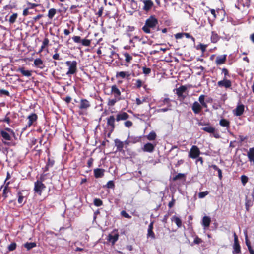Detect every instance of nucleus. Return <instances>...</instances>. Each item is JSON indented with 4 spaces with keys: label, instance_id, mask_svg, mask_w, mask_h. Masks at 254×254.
Wrapping results in <instances>:
<instances>
[{
    "label": "nucleus",
    "instance_id": "1",
    "mask_svg": "<svg viewBox=\"0 0 254 254\" xmlns=\"http://www.w3.org/2000/svg\"><path fill=\"white\" fill-rule=\"evenodd\" d=\"M0 135L2 137V141L5 145L11 146L15 145V144L9 142L12 139V136H15L14 131L10 128L6 127L0 130Z\"/></svg>",
    "mask_w": 254,
    "mask_h": 254
},
{
    "label": "nucleus",
    "instance_id": "2",
    "mask_svg": "<svg viewBox=\"0 0 254 254\" xmlns=\"http://www.w3.org/2000/svg\"><path fill=\"white\" fill-rule=\"evenodd\" d=\"M111 94L114 96V98L109 99L108 105L113 106L118 101L122 100L121 92L118 87L114 85L111 87Z\"/></svg>",
    "mask_w": 254,
    "mask_h": 254
},
{
    "label": "nucleus",
    "instance_id": "3",
    "mask_svg": "<svg viewBox=\"0 0 254 254\" xmlns=\"http://www.w3.org/2000/svg\"><path fill=\"white\" fill-rule=\"evenodd\" d=\"M158 24L157 19L154 16H151L146 19L145 25L143 26L142 29L145 33H150V29H154Z\"/></svg>",
    "mask_w": 254,
    "mask_h": 254
},
{
    "label": "nucleus",
    "instance_id": "4",
    "mask_svg": "<svg viewBox=\"0 0 254 254\" xmlns=\"http://www.w3.org/2000/svg\"><path fill=\"white\" fill-rule=\"evenodd\" d=\"M67 66H68V71L66 75H69L76 73L77 70V62L75 61H66L65 63Z\"/></svg>",
    "mask_w": 254,
    "mask_h": 254
},
{
    "label": "nucleus",
    "instance_id": "5",
    "mask_svg": "<svg viewBox=\"0 0 254 254\" xmlns=\"http://www.w3.org/2000/svg\"><path fill=\"white\" fill-rule=\"evenodd\" d=\"M119 235L118 230L114 229L111 233H110L107 237V240L114 245L119 239Z\"/></svg>",
    "mask_w": 254,
    "mask_h": 254
},
{
    "label": "nucleus",
    "instance_id": "6",
    "mask_svg": "<svg viewBox=\"0 0 254 254\" xmlns=\"http://www.w3.org/2000/svg\"><path fill=\"white\" fill-rule=\"evenodd\" d=\"M200 154L199 148L196 145H193L189 152V157L192 159H196Z\"/></svg>",
    "mask_w": 254,
    "mask_h": 254
},
{
    "label": "nucleus",
    "instance_id": "7",
    "mask_svg": "<svg viewBox=\"0 0 254 254\" xmlns=\"http://www.w3.org/2000/svg\"><path fill=\"white\" fill-rule=\"evenodd\" d=\"M187 90V87L185 86H181L176 89V94L180 100H183L186 97V95L184 94Z\"/></svg>",
    "mask_w": 254,
    "mask_h": 254
},
{
    "label": "nucleus",
    "instance_id": "8",
    "mask_svg": "<svg viewBox=\"0 0 254 254\" xmlns=\"http://www.w3.org/2000/svg\"><path fill=\"white\" fill-rule=\"evenodd\" d=\"M250 0H237V4L235 6L241 10L245 7L248 8L250 5Z\"/></svg>",
    "mask_w": 254,
    "mask_h": 254
},
{
    "label": "nucleus",
    "instance_id": "9",
    "mask_svg": "<svg viewBox=\"0 0 254 254\" xmlns=\"http://www.w3.org/2000/svg\"><path fill=\"white\" fill-rule=\"evenodd\" d=\"M37 119L38 116L35 113H32L29 115L27 117L28 123L25 127L23 128V130H25L26 128L30 127L32 124L37 121Z\"/></svg>",
    "mask_w": 254,
    "mask_h": 254
},
{
    "label": "nucleus",
    "instance_id": "10",
    "mask_svg": "<svg viewBox=\"0 0 254 254\" xmlns=\"http://www.w3.org/2000/svg\"><path fill=\"white\" fill-rule=\"evenodd\" d=\"M45 188L44 184L40 181H37L35 182L34 190L39 195L41 194L42 190Z\"/></svg>",
    "mask_w": 254,
    "mask_h": 254
},
{
    "label": "nucleus",
    "instance_id": "11",
    "mask_svg": "<svg viewBox=\"0 0 254 254\" xmlns=\"http://www.w3.org/2000/svg\"><path fill=\"white\" fill-rule=\"evenodd\" d=\"M156 144H153L151 143L148 142L144 145L142 148V150L144 152L152 153L155 149Z\"/></svg>",
    "mask_w": 254,
    "mask_h": 254
},
{
    "label": "nucleus",
    "instance_id": "12",
    "mask_svg": "<svg viewBox=\"0 0 254 254\" xmlns=\"http://www.w3.org/2000/svg\"><path fill=\"white\" fill-rule=\"evenodd\" d=\"M217 84L219 87H224L226 88H229L232 86L231 81L230 80H228L225 78H224V79L222 80L218 81Z\"/></svg>",
    "mask_w": 254,
    "mask_h": 254
},
{
    "label": "nucleus",
    "instance_id": "13",
    "mask_svg": "<svg viewBox=\"0 0 254 254\" xmlns=\"http://www.w3.org/2000/svg\"><path fill=\"white\" fill-rule=\"evenodd\" d=\"M141 1L144 4L143 10L147 12L149 11L154 5L151 0H141Z\"/></svg>",
    "mask_w": 254,
    "mask_h": 254
},
{
    "label": "nucleus",
    "instance_id": "14",
    "mask_svg": "<svg viewBox=\"0 0 254 254\" xmlns=\"http://www.w3.org/2000/svg\"><path fill=\"white\" fill-rule=\"evenodd\" d=\"M192 110L195 114H198L202 111L201 105L197 102L195 101L191 107Z\"/></svg>",
    "mask_w": 254,
    "mask_h": 254
},
{
    "label": "nucleus",
    "instance_id": "15",
    "mask_svg": "<svg viewBox=\"0 0 254 254\" xmlns=\"http://www.w3.org/2000/svg\"><path fill=\"white\" fill-rule=\"evenodd\" d=\"M129 116L126 112H119L116 116V120L118 122L122 120H126L129 118Z\"/></svg>",
    "mask_w": 254,
    "mask_h": 254
},
{
    "label": "nucleus",
    "instance_id": "16",
    "mask_svg": "<svg viewBox=\"0 0 254 254\" xmlns=\"http://www.w3.org/2000/svg\"><path fill=\"white\" fill-rule=\"evenodd\" d=\"M91 105L89 101L85 99H82L80 100L79 108L82 110H87L90 107Z\"/></svg>",
    "mask_w": 254,
    "mask_h": 254
},
{
    "label": "nucleus",
    "instance_id": "17",
    "mask_svg": "<svg viewBox=\"0 0 254 254\" xmlns=\"http://www.w3.org/2000/svg\"><path fill=\"white\" fill-rule=\"evenodd\" d=\"M244 111V106L243 104L238 105L236 109L233 110V113L235 116H240L242 115Z\"/></svg>",
    "mask_w": 254,
    "mask_h": 254
},
{
    "label": "nucleus",
    "instance_id": "18",
    "mask_svg": "<svg viewBox=\"0 0 254 254\" xmlns=\"http://www.w3.org/2000/svg\"><path fill=\"white\" fill-rule=\"evenodd\" d=\"M16 71L20 72L24 76L30 77L32 75V71L26 70L24 67H19Z\"/></svg>",
    "mask_w": 254,
    "mask_h": 254
},
{
    "label": "nucleus",
    "instance_id": "19",
    "mask_svg": "<svg viewBox=\"0 0 254 254\" xmlns=\"http://www.w3.org/2000/svg\"><path fill=\"white\" fill-rule=\"evenodd\" d=\"M34 65L41 69H43L45 66L43 61L40 58H37L34 60Z\"/></svg>",
    "mask_w": 254,
    "mask_h": 254
},
{
    "label": "nucleus",
    "instance_id": "20",
    "mask_svg": "<svg viewBox=\"0 0 254 254\" xmlns=\"http://www.w3.org/2000/svg\"><path fill=\"white\" fill-rule=\"evenodd\" d=\"M105 170L101 168H96L94 170V174L96 178H102L104 175Z\"/></svg>",
    "mask_w": 254,
    "mask_h": 254
},
{
    "label": "nucleus",
    "instance_id": "21",
    "mask_svg": "<svg viewBox=\"0 0 254 254\" xmlns=\"http://www.w3.org/2000/svg\"><path fill=\"white\" fill-rule=\"evenodd\" d=\"M130 76V74L128 71H120L116 73V78H121L122 79L125 78H128Z\"/></svg>",
    "mask_w": 254,
    "mask_h": 254
},
{
    "label": "nucleus",
    "instance_id": "22",
    "mask_svg": "<svg viewBox=\"0 0 254 254\" xmlns=\"http://www.w3.org/2000/svg\"><path fill=\"white\" fill-rule=\"evenodd\" d=\"M247 156L250 162L254 164V147L250 148L247 153Z\"/></svg>",
    "mask_w": 254,
    "mask_h": 254
},
{
    "label": "nucleus",
    "instance_id": "23",
    "mask_svg": "<svg viewBox=\"0 0 254 254\" xmlns=\"http://www.w3.org/2000/svg\"><path fill=\"white\" fill-rule=\"evenodd\" d=\"M219 125L221 127H225L228 129L230 128V122L227 119L222 118L219 121Z\"/></svg>",
    "mask_w": 254,
    "mask_h": 254
},
{
    "label": "nucleus",
    "instance_id": "24",
    "mask_svg": "<svg viewBox=\"0 0 254 254\" xmlns=\"http://www.w3.org/2000/svg\"><path fill=\"white\" fill-rule=\"evenodd\" d=\"M201 129L209 133H214L216 130L215 128L211 126L209 124H206V127L202 128Z\"/></svg>",
    "mask_w": 254,
    "mask_h": 254
},
{
    "label": "nucleus",
    "instance_id": "25",
    "mask_svg": "<svg viewBox=\"0 0 254 254\" xmlns=\"http://www.w3.org/2000/svg\"><path fill=\"white\" fill-rule=\"evenodd\" d=\"M226 55H223L218 56L215 60V62L217 65H220L224 64L226 61Z\"/></svg>",
    "mask_w": 254,
    "mask_h": 254
},
{
    "label": "nucleus",
    "instance_id": "26",
    "mask_svg": "<svg viewBox=\"0 0 254 254\" xmlns=\"http://www.w3.org/2000/svg\"><path fill=\"white\" fill-rule=\"evenodd\" d=\"M153 223L151 222L148 226V230H147V237H150L152 239H154L155 238V234L153 231Z\"/></svg>",
    "mask_w": 254,
    "mask_h": 254
},
{
    "label": "nucleus",
    "instance_id": "27",
    "mask_svg": "<svg viewBox=\"0 0 254 254\" xmlns=\"http://www.w3.org/2000/svg\"><path fill=\"white\" fill-rule=\"evenodd\" d=\"M234 244L233 246V254H239L241 252V248L239 244V241H234Z\"/></svg>",
    "mask_w": 254,
    "mask_h": 254
},
{
    "label": "nucleus",
    "instance_id": "28",
    "mask_svg": "<svg viewBox=\"0 0 254 254\" xmlns=\"http://www.w3.org/2000/svg\"><path fill=\"white\" fill-rule=\"evenodd\" d=\"M107 125L109 126H110L112 129H113L115 128V121L116 120V119L114 117V116L112 115L109 116L108 118H107Z\"/></svg>",
    "mask_w": 254,
    "mask_h": 254
},
{
    "label": "nucleus",
    "instance_id": "29",
    "mask_svg": "<svg viewBox=\"0 0 254 254\" xmlns=\"http://www.w3.org/2000/svg\"><path fill=\"white\" fill-rule=\"evenodd\" d=\"M211 222V218L205 216L203 217L202 225L205 228L209 226Z\"/></svg>",
    "mask_w": 254,
    "mask_h": 254
},
{
    "label": "nucleus",
    "instance_id": "30",
    "mask_svg": "<svg viewBox=\"0 0 254 254\" xmlns=\"http://www.w3.org/2000/svg\"><path fill=\"white\" fill-rule=\"evenodd\" d=\"M170 101L171 100L169 98H165L164 99H161L159 101V103H160V106L167 105L168 107H171Z\"/></svg>",
    "mask_w": 254,
    "mask_h": 254
},
{
    "label": "nucleus",
    "instance_id": "31",
    "mask_svg": "<svg viewBox=\"0 0 254 254\" xmlns=\"http://www.w3.org/2000/svg\"><path fill=\"white\" fill-rule=\"evenodd\" d=\"M115 146L117 147V150L119 151H121L124 148V143L123 142L120 141L118 139H116L115 140Z\"/></svg>",
    "mask_w": 254,
    "mask_h": 254
},
{
    "label": "nucleus",
    "instance_id": "32",
    "mask_svg": "<svg viewBox=\"0 0 254 254\" xmlns=\"http://www.w3.org/2000/svg\"><path fill=\"white\" fill-rule=\"evenodd\" d=\"M171 221L174 222L178 227L180 228L182 226V220L180 218L176 216H173L171 218Z\"/></svg>",
    "mask_w": 254,
    "mask_h": 254
},
{
    "label": "nucleus",
    "instance_id": "33",
    "mask_svg": "<svg viewBox=\"0 0 254 254\" xmlns=\"http://www.w3.org/2000/svg\"><path fill=\"white\" fill-rule=\"evenodd\" d=\"M219 39L218 35L214 31L211 32V41L212 43H216Z\"/></svg>",
    "mask_w": 254,
    "mask_h": 254
},
{
    "label": "nucleus",
    "instance_id": "34",
    "mask_svg": "<svg viewBox=\"0 0 254 254\" xmlns=\"http://www.w3.org/2000/svg\"><path fill=\"white\" fill-rule=\"evenodd\" d=\"M128 138L130 140V142L132 144H134L138 142L140 140V137L134 136H128Z\"/></svg>",
    "mask_w": 254,
    "mask_h": 254
},
{
    "label": "nucleus",
    "instance_id": "35",
    "mask_svg": "<svg viewBox=\"0 0 254 254\" xmlns=\"http://www.w3.org/2000/svg\"><path fill=\"white\" fill-rule=\"evenodd\" d=\"M156 133L152 131L149 133V134L146 136V138L150 141L154 140L156 138Z\"/></svg>",
    "mask_w": 254,
    "mask_h": 254
},
{
    "label": "nucleus",
    "instance_id": "36",
    "mask_svg": "<svg viewBox=\"0 0 254 254\" xmlns=\"http://www.w3.org/2000/svg\"><path fill=\"white\" fill-rule=\"evenodd\" d=\"M18 202L19 204H24L26 200H24V197L21 192H18L17 193Z\"/></svg>",
    "mask_w": 254,
    "mask_h": 254
},
{
    "label": "nucleus",
    "instance_id": "37",
    "mask_svg": "<svg viewBox=\"0 0 254 254\" xmlns=\"http://www.w3.org/2000/svg\"><path fill=\"white\" fill-rule=\"evenodd\" d=\"M56 9L55 8H51L49 10L48 13V17L50 19H52L56 13Z\"/></svg>",
    "mask_w": 254,
    "mask_h": 254
},
{
    "label": "nucleus",
    "instance_id": "38",
    "mask_svg": "<svg viewBox=\"0 0 254 254\" xmlns=\"http://www.w3.org/2000/svg\"><path fill=\"white\" fill-rule=\"evenodd\" d=\"M17 17H18L17 13H15L12 14L10 16L9 19L8 20L9 23L11 24H13L14 23H15L17 18Z\"/></svg>",
    "mask_w": 254,
    "mask_h": 254
},
{
    "label": "nucleus",
    "instance_id": "39",
    "mask_svg": "<svg viewBox=\"0 0 254 254\" xmlns=\"http://www.w3.org/2000/svg\"><path fill=\"white\" fill-rule=\"evenodd\" d=\"M24 246L27 249V250H30L32 248L35 247L36 246V244L35 242H27L24 244Z\"/></svg>",
    "mask_w": 254,
    "mask_h": 254
},
{
    "label": "nucleus",
    "instance_id": "40",
    "mask_svg": "<svg viewBox=\"0 0 254 254\" xmlns=\"http://www.w3.org/2000/svg\"><path fill=\"white\" fill-rule=\"evenodd\" d=\"M185 178H186V175L185 174L179 173L173 178V180L176 181V180H180V179H184L185 180Z\"/></svg>",
    "mask_w": 254,
    "mask_h": 254
},
{
    "label": "nucleus",
    "instance_id": "41",
    "mask_svg": "<svg viewBox=\"0 0 254 254\" xmlns=\"http://www.w3.org/2000/svg\"><path fill=\"white\" fill-rule=\"evenodd\" d=\"M211 167L213 169L217 171L218 174V177L220 180H221L222 178V173L221 170L219 169L216 165H212Z\"/></svg>",
    "mask_w": 254,
    "mask_h": 254
},
{
    "label": "nucleus",
    "instance_id": "42",
    "mask_svg": "<svg viewBox=\"0 0 254 254\" xmlns=\"http://www.w3.org/2000/svg\"><path fill=\"white\" fill-rule=\"evenodd\" d=\"M124 56L125 58V61L128 63H130L132 60V57L127 52L125 53Z\"/></svg>",
    "mask_w": 254,
    "mask_h": 254
},
{
    "label": "nucleus",
    "instance_id": "43",
    "mask_svg": "<svg viewBox=\"0 0 254 254\" xmlns=\"http://www.w3.org/2000/svg\"><path fill=\"white\" fill-rule=\"evenodd\" d=\"M10 114V112H8L6 116H5L4 118L1 120L0 121L2 122H5L7 123L8 124H10L11 120L10 119V117L8 116V115Z\"/></svg>",
    "mask_w": 254,
    "mask_h": 254
},
{
    "label": "nucleus",
    "instance_id": "44",
    "mask_svg": "<svg viewBox=\"0 0 254 254\" xmlns=\"http://www.w3.org/2000/svg\"><path fill=\"white\" fill-rule=\"evenodd\" d=\"M81 43L83 46H89L91 44V40L87 39H84L81 40Z\"/></svg>",
    "mask_w": 254,
    "mask_h": 254
},
{
    "label": "nucleus",
    "instance_id": "45",
    "mask_svg": "<svg viewBox=\"0 0 254 254\" xmlns=\"http://www.w3.org/2000/svg\"><path fill=\"white\" fill-rule=\"evenodd\" d=\"M49 43V40L47 38H45L41 45L42 49H44L46 47L48 46Z\"/></svg>",
    "mask_w": 254,
    "mask_h": 254
},
{
    "label": "nucleus",
    "instance_id": "46",
    "mask_svg": "<svg viewBox=\"0 0 254 254\" xmlns=\"http://www.w3.org/2000/svg\"><path fill=\"white\" fill-rule=\"evenodd\" d=\"M241 180L243 186H245L248 181V178L247 176L243 175L241 177Z\"/></svg>",
    "mask_w": 254,
    "mask_h": 254
},
{
    "label": "nucleus",
    "instance_id": "47",
    "mask_svg": "<svg viewBox=\"0 0 254 254\" xmlns=\"http://www.w3.org/2000/svg\"><path fill=\"white\" fill-rule=\"evenodd\" d=\"M130 5L132 9L136 10L138 8L137 3L134 0H130Z\"/></svg>",
    "mask_w": 254,
    "mask_h": 254
},
{
    "label": "nucleus",
    "instance_id": "48",
    "mask_svg": "<svg viewBox=\"0 0 254 254\" xmlns=\"http://www.w3.org/2000/svg\"><path fill=\"white\" fill-rule=\"evenodd\" d=\"M102 201L100 199L95 198L94 200V204L96 206H100L102 205Z\"/></svg>",
    "mask_w": 254,
    "mask_h": 254
},
{
    "label": "nucleus",
    "instance_id": "49",
    "mask_svg": "<svg viewBox=\"0 0 254 254\" xmlns=\"http://www.w3.org/2000/svg\"><path fill=\"white\" fill-rule=\"evenodd\" d=\"M209 194V192L208 191L200 192L198 193V197L200 199L203 198L206 195Z\"/></svg>",
    "mask_w": 254,
    "mask_h": 254
},
{
    "label": "nucleus",
    "instance_id": "50",
    "mask_svg": "<svg viewBox=\"0 0 254 254\" xmlns=\"http://www.w3.org/2000/svg\"><path fill=\"white\" fill-rule=\"evenodd\" d=\"M9 184V182H8L3 190L2 195L4 198H6L7 197V193L8 191L7 190V187H8Z\"/></svg>",
    "mask_w": 254,
    "mask_h": 254
},
{
    "label": "nucleus",
    "instance_id": "51",
    "mask_svg": "<svg viewBox=\"0 0 254 254\" xmlns=\"http://www.w3.org/2000/svg\"><path fill=\"white\" fill-rule=\"evenodd\" d=\"M253 202L250 200H246L245 202L246 209L247 211L249 210L250 207L252 206Z\"/></svg>",
    "mask_w": 254,
    "mask_h": 254
},
{
    "label": "nucleus",
    "instance_id": "52",
    "mask_svg": "<svg viewBox=\"0 0 254 254\" xmlns=\"http://www.w3.org/2000/svg\"><path fill=\"white\" fill-rule=\"evenodd\" d=\"M107 188L109 189H114L115 187V184L113 181H109L106 184Z\"/></svg>",
    "mask_w": 254,
    "mask_h": 254
},
{
    "label": "nucleus",
    "instance_id": "53",
    "mask_svg": "<svg viewBox=\"0 0 254 254\" xmlns=\"http://www.w3.org/2000/svg\"><path fill=\"white\" fill-rule=\"evenodd\" d=\"M16 248V244L14 242L11 243L8 247V250L9 251H12L14 250Z\"/></svg>",
    "mask_w": 254,
    "mask_h": 254
},
{
    "label": "nucleus",
    "instance_id": "54",
    "mask_svg": "<svg viewBox=\"0 0 254 254\" xmlns=\"http://www.w3.org/2000/svg\"><path fill=\"white\" fill-rule=\"evenodd\" d=\"M72 40L76 43H79L81 42V39L80 36H74L72 37Z\"/></svg>",
    "mask_w": 254,
    "mask_h": 254
},
{
    "label": "nucleus",
    "instance_id": "55",
    "mask_svg": "<svg viewBox=\"0 0 254 254\" xmlns=\"http://www.w3.org/2000/svg\"><path fill=\"white\" fill-rule=\"evenodd\" d=\"M142 71L143 73L145 75H148L151 73V69L146 67H143Z\"/></svg>",
    "mask_w": 254,
    "mask_h": 254
},
{
    "label": "nucleus",
    "instance_id": "56",
    "mask_svg": "<svg viewBox=\"0 0 254 254\" xmlns=\"http://www.w3.org/2000/svg\"><path fill=\"white\" fill-rule=\"evenodd\" d=\"M121 215L126 218H131V216L129 215L126 211L123 210L121 212Z\"/></svg>",
    "mask_w": 254,
    "mask_h": 254
},
{
    "label": "nucleus",
    "instance_id": "57",
    "mask_svg": "<svg viewBox=\"0 0 254 254\" xmlns=\"http://www.w3.org/2000/svg\"><path fill=\"white\" fill-rule=\"evenodd\" d=\"M27 4L28 6V8H29V9H32V8H34L40 5V4H35V3H31L29 2H28L27 3Z\"/></svg>",
    "mask_w": 254,
    "mask_h": 254
},
{
    "label": "nucleus",
    "instance_id": "58",
    "mask_svg": "<svg viewBox=\"0 0 254 254\" xmlns=\"http://www.w3.org/2000/svg\"><path fill=\"white\" fill-rule=\"evenodd\" d=\"M205 96L204 95H201L198 98L199 103L201 104L205 102Z\"/></svg>",
    "mask_w": 254,
    "mask_h": 254
},
{
    "label": "nucleus",
    "instance_id": "59",
    "mask_svg": "<svg viewBox=\"0 0 254 254\" xmlns=\"http://www.w3.org/2000/svg\"><path fill=\"white\" fill-rule=\"evenodd\" d=\"M57 51H58V49H55L56 53L53 55L52 57H53V59H54V60H60V55L57 53Z\"/></svg>",
    "mask_w": 254,
    "mask_h": 254
},
{
    "label": "nucleus",
    "instance_id": "60",
    "mask_svg": "<svg viewBox=\"0 0 254 254\" xmlns=\"http://www.w3.org/2000/svg\"><path fill=\"white\" fill-rule=\"evenodd\" d=\"M142 85V82L140 79H137L136 81L135 86L137 88H140Z\"/></svg>",
    "mask_w": 254,
    "mask_h": 254
},
{
    "label": "nucleus",
    "instance_id": "61",
    "mask_svg": "<svg viewBox=\"0 0 254 254\" xmlns=\"http://www.w3.org/2000/svg\"><path fill=\"white\" fill-rule=\"evenodd\" d=\"M170 109H171V107H168L167 108L158 109V110H157V112H167V111L170 110Z\"/></svg>",
    "mask_w": 254,
    "mask_h": 254
},
{
    "label": "nucleus",
    "instance_id": "62",
    "mask_svg": "<svg viewBox=\"0 0 254 254\" xmlns=\"http://www.w3.org/2000/svg\"><path fill=\"white\" fill-rule=\"evenodd\" d=\"M124 125L125 126L127 127H131L133 125V123L131 121H126L125 123H124Z\"/></svg>",
    "mask_w": 254,
    "mask_h": 254
},
{
    "label": "nucleus",
    "instance_id": "63",
    "mask_svg": "<svg viewBox=\"0 0 254 254\" xmlns=\"http://www.w3.org/2000/svg\"><path fill=\"white\" fill-rule=\"evenodd\" d=\"M202 242V240L201 239H200L199 238H198L197 236L194 239V241H193V243L194 244H199L200 243H201Z\"/></svg>",
    "mask_w": 254,
    "mask_h": 254
},
{
    "label": "nucleus",
    "instance_id": "64",
    "mask_svg": "<svg viewBox=\"0 0 254 254\" xmlns=\"http://www.w3.org/2000/svg\"><path fill=\"white\" fill-rule=\"evenodd\" d=\"M222 73L224 74V78H226L229 74L228 70L226 68H223L222 69Z\"/></svg>",
    "mask_w": 254,
    "mask_h": 254
}]
</instances>
